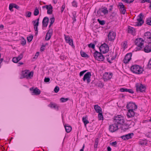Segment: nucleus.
Listing matches in <instances>:
<instances>
[{
	"label": "nucleus",
	"instance_id": "nucleus-14",
	"mask_svg": "<svg viewBox=\"0 0 151 151\" xmlns=\"http://www.w3.org/2000/svg\"><path fill=\"white\" fill-rule=\"evenodd\" d=\"M132 55V54L131 52L127 54L123 60V63L125 64L128 63L131 59Z\"/></svg>",
	"mask_w": 151,
	"mask_h": 151
},
{
	"label": "nucleus",
	"instance_id": "nucleus-63",
	"mask_svg": "<svg viewBox=\"0 0 151 151\" xmlns=\"http://www.w3.org/2000/svg\"><path fill=\"white\" fill-rule=\"evenodd\" d=\"M127 92H128L129 93L132 94H133L134 93V91L132 89H127Z\"/></svg>",
	"mask_w": 151,
	"mask_h": 151
},
{
	"label": "nucleus",
	"instance_id": "nucleus-27",
	"mask_svg": "<svg viewBox=\"0 0 151 151\" xmlns=\"http://www.w3.org/2000/svg\"><path fill=\"white\" fill-rule=\"evenodd\" d=\"M64 126L65 127V131L67 133H69L71 131L72 127L70 125L65 124V125H64Z\"/></svg>",
	"mask_w": 151,
	"mask_h": 151
},
{
	"label": "nucleus",
	"instance_id": "nucleus-4",
	"mask_svg": "<svg viewBox=\"0 0 151 151\" xmlns=\"http://www.w3.org/2000/svg\"><path fill=\"white\" fill-rule=\"evenodd\" d=\"M33 75V72H29V70H25L22 71V77L21 78H26L27 79L31 78L32 77Z\"/></svg>",
	"mask_w": 151,
	"mask_h": 151
},
{
	"label": "nucleus",
	"instance_id": "nucleus-57",
	"mask_svg": "<svg viewBox=\"0 0 151 151\" xmlns=\"http://www.w3.org/2000/svg\"><path fill=\"white\" fill-rule=\"evenodd\" d=\"M139 145H146L147 144V143L145 141L142 140L140 141L139 142Z\"/></svg>",
	"mask_w": 151,
	"mask_h": 151
},
{
	"label": "nucleus",
	"instance_id": "nucleus-37",
	"mask_svg": "<svg viewBox=\"0 0 151 151\" xmlns=\"http://www.w3.org/2000/svg\"><path fill=\"white\" fill-rule=\"evenodd\" d=\"M97 21L101 25H104L105 24V21L104 20H101L99 19H97Z\"/></svg>",
	"mask_w": 151,
	"mask_h": 151
},
{
	"label": "nucleus",
	"instance_id": "nucleus-16",
	"mask_svg": "<svg viewBox=\"0 0 151 151\" xmlns=\"http://www.w3.org/2000/svg\"><path fill=\"white\" fill-rule=\"evenodd\" d=\"M134 135L133 133H129L124 135H122L120 137V138L124 140L129 139L132 138V137Z\"/></svg>",
	"mask_w": 151,
	"mask_h": 151
},
{
	"label": "nucleus",
	"instance_id": "nucleus-7",
	"mask_svg": "<svg viewBox=\"0 0 151 151\" xmlns=\"http://www.w3.org/2000/svg\"><path fill=\"white\" fill-rule=\"evenodd\" d=\"M126 107L128 109H132L136 110L137 109V106L134 102H127Z\"/></svg>",
	"mask_w": 151,
	"mask_h": 151
},
{
	"label": "nucleus",
	"instance_id": "nucleus-58",
	"mask_svg": "<svg viewBox=\"0 0 151 151\" xmlns=\"http://www.w3.org/2000/svg\"><path fill=\"white\" fill-rule=\"evenodd\" d=\"M139 1H140V2L141 3H143L145 2L148 3L150 1H151V0H139Z\"/></svg>",
	"mask_w": 151,
	"mask_h": 151
},
{
	"label": "nucleus",
	"instance_id": "nucleus-41",
	"mask_svg": "<svg viewBox=\"0 0 151 151\" xmlns=\"http://www.w3.org/2000/svg\"><path fill=\"white\" fill-rule=\"evenodd\" d=\"M26 44V41L25 39L23 37H22L21 42V44L23 46H24Z\"/></svg>",
	"mask_w": 151,
	"mask_h": 151
},
{
	"label": "nucleus",
	"instance_id": "nucleus-50",
	"mask_svg": "<svg viewBox=\"0 0 151 151\" xmlns=\"http://www.w3.org/2000/svg\"><path fill=\"white\" fill-rule=\"evenodd\" d=\"M147 66L150 69H151V58L149 60L148 63L147 65Z\"/></svg>",
	"mask_w": 151,
	"mask_h": 151
},
{
	"label": "nucleus",
	"instance_id": "nucleus-40",
	"mask_svg": "<svg viewBox=\"0 0 151 151\" xmlns=\"http://www.w3.org/2000/svg\"><path fill=\"white\" fill-rule=\"evenodd\" d=\"M96 86L101 88H102L104 86V84L101 81H99L97 84Z\"/></svg>",
	"mask_w": 151,
	"mask_h": 151
},
{
	"label": "nucleus",
	"instance_id": "nucleus-53",
	"mask_svg": "<svg viewBox=\"0 0 151 151\" xmlns=\"http://www.w3.org/2000/svg\"><path fill=\"white\" fill-rule=\"evenodd\" d=\"M87 71V70H85L82 71H81L79 73L80 76L81 77L83 75L84 73L85 72H86Z\"/></svg>",
	"mask_w": 151,
	"mask_h": 151
},
{
	"label": "nucleus",
	"instance_id": "nucleus-31",
	"mask_svg": "<svg viewBox=\"0 0 151 151\" xmlns=\"http://www.w3.org/2000/svg\"><path fill=\"white\" fill-rule=\"evenodd\" d=\"M80 54L81 56L83 58H88L89 56L86 52L81 50L80 51Z\"/></svg>",
	"mask_w": 151,
	"mask_h": 151
},
{
	"label": "nucleus",
	"instance_id": "nucleus-5",
	"mask_svg": "<svg viewBox=\"0 0 151 151\" xmlns=\"http://www.w3.org/2000/svg\"><path fill=\"white\" fill-rule=\"evenodd\" d=\"M100 51L102 52L103 54L108 52L109 51V47L108 45L106 43L101 44L99 48Z\"/></svg>",
	"mask_w": 151,
	"mask_h": 151
},
{
	"label": "nucleus",
	"instance_id": "nucleus-21",
	"mask_svg": "<svg viewBox=\"0 0 151 151\" xmlns=\"http://www.w3.org/2000/svg\"><path fill=\"white\" fill-rule=\"evenodd\" d=\"M144 40L141 38H137L135 40L134 43L136 45H143L144 43L142 42H144Z\"/></svg>",
	"mask_w": 151,
	"mask_h": 151
},
{
	"label": "nucleus",
	"instance_id": "nucleus-52",
	"mask_svg": "<svg viewBox=\"0 0 151 151\" xmlns=\"http://www.w3.org/2000/svg\"><path fill=\"white\" fill-rule=\"evenodd\" d=\"M59 90V88L58 86H56L55 88L54 91L55 93H57Z\"/></svg>",
	"mask_w": 151,
	"mask_h": 151
},
{
	"label": "nucleus",
	"instance_id": "nucleus-39",
	"mask_svg": "<svg viewBox=\"0 0 151 151\" xmlns=\"http://www.w3.org/2000/svg\"><path fill=\"white\" fill-rule=\"evenodd\" d=\"M69 99L68 98H65L63 97H62L60 99V101L61 102L63 103L66 102Z\"/></svg>",
	"mask_w": 151,
	"mask_h": 151
},
{
	"label": "nucleus",
	"instance_id": "nucleus-2",
	"mask_svg": "<svg viewBox=\"0 0 151 151\" xmlns=\"http://www.w3.org/2000/svg\"><path fill=\"white\" fill-rule=\"evenodd\" d=\"M131 70L133 73L136 74H140L142 73L143 69L139 65H134L132 66Z\"/></svg>",
	"mask_w": 151,
	"mask_h": 151
},
{
	"label": "nucleus",
	"instance_id": "nucleus-59",
	"mask_svg": "<svg viewBox=\"0 0 151 151\" xmlns=\"http://www.w3.org/2000/svg\"><path fill=\"white\" fill-rule=\"evenodd\" d=\"M65 4L64 3L62 6L61 10V13H62L63 12V10L65 8Z\"/></svg>",
	"mask_w": 151,
	"mask_h": 151
},
{
	"label": "nucleus",
	"instance_id": "nucleus-25",
	"mask_svg": "<svg viewBox=\"0 0 151 151\" xmlns=\"http://www.w3.org/2000/svg\"><path fill=\"white\" fill-rule=\"evenodd\" d=\"M144 37L145 38V40L146 39L147 40L149 39V40H151V33L150 32H147L145 33L144 34Z\"/></svg>",
	"mask_w": 151,
	"mask_h": 151
},
{
	"label": "nucleus",
	"instance_id": "nucleus-64",
	"mask_svg": "<svg viewBox=\"0 0 151 151\" xmlns=\"http://www.w3.org/2000/svg\"><path fill=\"white\" fill-rule=\"evenodd\" d=\"M52 10H47V14H51L52 13Z\"/></svg>",
	"mask_w": 151,
	"mask_h": 151
},
{
	"label": "nucleus",
	"instance_id": "nucleus-61",
	"mask_svg": "<svg viewBox=\"0 0 151 151\" xmlns=\"http://www.w3.org/2000/svg\"><path fill=\"white\" fill-rule=\"evenodd\" d=\"M50 23H51L53 24L55 21L54 17H53L50 18Z\"/></svg>",
	"mask_w": 151,
	"mask_h": 151
},
{
	"label": "nucleus",
	"instance_id": "nucleus-42",
	"mask_svg": "<svg viewBox=\"0 0 151 151\" xmlns=\"http://www.w3.org/2000/svg\"><path fill=\"white\" fill-rule=\"evenodd\" d=\"M99 139L98 138H96L95 139V143H94V148H97V146H98V144L99 142Z\"/></svg>",
	"mask_w": 151,
	"mask_h": 151
},
{
	"label": "nucleus",
	"instance_id": "nucleus-22",
	"mask_svg": "<svg viewBox=\"0 0 151 151\" xmlns=\"http://www.w3.org/2000/svg\"><path fill=\"white\" fill-rule=\"evenodd\" d=\"M49 21V19L47 17L44 18L42 21V26L44 27H47Z\"/></svg>",
	"mask_w": 151,
	"mask_h": 151
},
{
	"label": "nucleus",
	"instance_id": "nucleus-10",
	"mask_svg": "<svg viewBox=\"0 0 151 151\" xmlns=\"http://www.w3.org/2000/svg\"><path fill=\"white\" fill-rule=\"evenodd\" d=\"M136 87V91L137 92L139 91L141 92H145L146 88L145 86L142 84L139 85L138 83H137L135 86Z\"/></svg>",
	"mask_w": 151,
	"mask_h": 151
},
{
	"label": "nucleus",
	"instance_id": "nucleus-23",
	"mask_svg": "<svg viewBox=\"0 0 151 151\" xmlns=\"http://www.w3.org/2000/svg\"><path fill=\"white\" fill-rule=\"evenodd\" d=\"M112 73L109 74L108 73L106 72L103 75V78L106 80L110 79L112 78Z\"/></svg>",
	"mask_w": 151,
	"mask_h": 151
},
{
	"label": "nucleus",
	"instance_id": "nucleus-56",
	"mask_svg": "<svg viewBox=\"0 0 151 151\" xmlns=\"http://www.w3.org/2000/svg\"><path fill=\"white\" fill-rule=\"evenodd\" d=\"M145 136L151 138V131L146 133Z\"/></svg>",
	"mask_w": 151,
	"mask_h": 151
},
{
	"label": "nucleus",
	"instance_id": "nucleus-28",
	"mask_svg": "<svg viewBox=\"0 0 151 151\" xmlns=\"http://www.w3.org/2000/svg\"><path fill=\"white\" fill-rule=\"evenodd\" d=\"M94 109L97 113L102 112L101 109L98 105H95L94 106Z\"/></svg>",
	"mask_w": 151,
	"mask_h": 151
},
{
	"label": "nucleus",
	"instance_id": "nucleus-33",
	"mask_svg": "<svg viewBox=\"0 0 151 151\" xmlns=\"http://www.w3.org/2000/svg\"><path fill=\"white\" fill-rule=\"evenodd\" d=\"M95 43H90L88 45V47L89 48H91L93 49H95V46L96 44V41H95Z\"/></svg>",
	"mask_w": 151,
	"mask_h": 151
},
{
	"label": "nucleus",
	"instance_id": "nucleus-24",
	"mask_svg": "<svg viewBox=\"0 0 151 151\" xmlns=\"http://www.w3.org/2000/svg\"><path fill=\"white\" fill-rule=\"evenodd\" d=\"M48 106L51 108H54L56 111L59 110V106L56 104L51 102L50 104L48 105Z\"/></svg>",
	"mask_w": 151,
	"mask_h": 151
},
{
	"label": "nucleus",
	"instance_id": "nucleus-1",
	"mask_svg": "<svg viewBox=\"0 0 151 151\" xmlns=\"http://www.w3.org/2000/svg\"><path fill=\"white\" fill-rule=\"evenodd\" d=\"M102 54V52H99L96 50L93 55L95 60L99 61H103L104 60L105 58Z\"/></svg>",
	"mask_w": 151,
	"mask_h": 151
},
{
	"label": "nucleus",
	"instance_id": "nucleus-17",
	"mask_svg": "<svg viewBox=\"0 0 151 151\" xmlns=\"http://www.w3.org/2000/svg\"><path fill=\"white\" fill-rule=\"evenodd\" d=\"M64 36L66 42L67 43H68L69 45H71L72 47H74L75 46L73 45V40L71 39L69 36H66L65 35H64Z\"/></svg>",
	"mask_w": 151,
	"mask_h": 151
},
{
	"label": "nucleus",
	"instance_id": "nucleus-43",
	"mask_svg": "<svg viewBox=\"0 0 151 151\" xmlns=\"http://www.w3.org/2000/svg\"><path fill=\"white\" fill-rule=\"evenodd\" d=\"M33 36L32 35H31L27 37V42H30L32 40L33 38Z\"/></svg>",
	"mask_w": 151,
	"mask_h": 151
},
{
	"label": "nucleus",
	"instance_id": "nucleus-26",
	"mask_svg": "<svg viewBox=\"0 0 151 151\" xmlns=\"http://www.w3.org/2000/svg\"><path fill=\"white\" fill-rule=\"evenodd\" d=\"M128 32L132 34H135V29L133 27L130 26H128Z\"/></svg>",
	"mask_w": 151,
	"mask_h": 151
},
{
	"label": "nucleus",
	"instance_id": "nucleus-19",
	"mask_svg": "<svg viewBox=\"0 0 151 151\" xmlns=\"http://www.w3.org/2000/svg\"><path fill=\"white\" fill-rule=\"evenodd\" d=\"M116 34L113 32H110L108 36V40L110 41H113L115 39Z\"/></svg>",
	"mask_w": 151,
	"mask_h": 151
},
{
	"label": "nucleus",
	"instance_id": "nucleus-11",
	"mask_svg": "<svg viewBox=\"0 0 151 151\" xmlns=\"http://www.w3.org/2000/svg\"><path fill=\"white\" fill-rule=\"evenodd\" d=\"M91 73L90 72H88L84 75L83 78V80L85 82L86 81L87 83L88 84L91 81Z\"/></svg>",
	"mask_w": 151,
	"mask_h": 151
},
{
	"label": "nucleus",
	"instance_id": "nucleus-30",
	"mask_svg": "<svg viewBox=\"0 0 151 151\" xmlns=\"http://www.w3.org/2000/svg\"><path fill=\"white\" fill-rule=\"evenodd\" d=\"M73 17H72V19L73 20V23H74L75 22H76V17H77L76 16V11H73L72 12V13Z\"/></svg>",
	"mask_w": 151,
	"mask_h": 151
},
{
	"label": "nucleus",
	"instance_id": "nucleus-51",
	"mask_svg": "<svg viewBox=\"0 0 151 151\" xmlns=\"http://www.w3.org/2000/svg\"><path fill=\"white\" fill-rule=\"evenodd\" d=\"M127 88H122L120 89L119 91L121 92H127Z\"/></svg>",
	"mask_w": 151,
	"mask_h": 151
},
{
	"label": "nucleus",
	"instance_id": "nucleus-18",
	"mask_svg": "<svg viewBox=\"0 0 151 151\" xmlns=\"http://www.w3.org/2000/svg\"><path fill=\"white\" fill-rule=\"evenodd\" d=\"M53 33V30L52 29H49L46 33L45 40L48 41L50 39L51 36L52 35Z\"/></svg>",
	"mask_w": 151,
	"mask_h": 151
},
{
	"label": "nucleus",
	"instance_id": "nucleus-44",
	"mask_svg": "<svg viewBox=\"0 0 151 151\" xmlns=\"http://www.w3.org/2000/svg\"><path fill=\"white\" fill-rule=\"evenodd\" d=\"M31 15L32 12H31L29 11H27L26 12L25 16L26 17H31Z\"/></svg>",
	"mask_w": 151,
	"mask_h": 151
},
{
	"label": "nucleus",
	"instance_id": "nucleus-12",
	"mask_svg": "<svg viewBox=\"0 0 151 151\" xmlns=\"http://www.w3.org/2000/svg\"><path fill=\"white\" fill-rule=\"evenodd\" d=\"M29 90L31 91V93L32 95H39L41 93L40 90L37 87L34 88L32 87L29 88Z\"/></svg>",
	"mask_w": 151,
	"mask_h": 151
},
{
	"label": "nucleus",
	"instance_id": "nucleus-35",
	"mask_svg": "<svg viewBox=\"0 0 151 151\" xmlns=\"http://www.w3.org/2000/svg\"><path fill=\"white\" fill-rule=\"evenodd\" d=\"M137 45V47L135 48L136 49L135 51H137L141 50H142L143 49L142 46L143 45Z\"/></svg>",
	"mask_w": 151,
	"mask_h": 151
},
{
	"label": "nucleus",
	"instance_id": "nucleus-55",
	"mask_svg": "<svg viewBox=\"0 0 151 151\" xmlns=\"http://www.w3.org/2000/svg\"><path fill=\"white\" fill-rule=\"evenodd\" d=\"M46 9H47V10L50 9L52 10L53 9V7L51 4H50L49 5H47Z\"/></svg>",
	"mask_w": 151,
	"mask_h": 151
},
{
	"label": "nucleus",
	"instance_id": "nucleus-20",
	"mask_svg": "<svg viewBox=\"0 0 151 151\" xmlns=\"http://www.w3.org/2000/svg\"><path fill=\"white\" fill-rule=\"evenodd\" d=\"M135 110L132 109H128L127 115L128 117L132 118L135 115L137 114V113L134 111Z\"/></svg>",
	"mask_w": 151,
	"mask_h": 151
},
{
	"label": "nucleus",
	"instance_id": "nucleus-6",
	"mask_svg": "<svg viewBox=\"0 0 151 151\" xmlns=\"http://www.w3.org/2000/svg\"><path fill=\"white\" fill-rule=\"evenodd\" d=\"M139 18L137 19V22L136 23L137 24L135 25V26H142L144 22V21L143 19L144 15L142 13L140 14L138 16Z\"/></svg>",
	"mask_w": 151,
	"mask_h": 151
},
{
	"label": "nucleus",
	"instance_id": "nucleus-45",
	"mask_svg": "<svg viewBox=\"0 0 151 151\" xmlns=\"http://www.w3.org/2000/svg\"><path fill=\"white\" fill-rule=\"evenodd\" d=\"M98 117L99 120H103V114L102 112L98 113Z\"/></svg>",
	"mask_w": 151,
	"mask_h": 151
},
{
	"label": "nucleus",
	"instance_id": "nucleus-54",
	"mask_svg": "<svg viewBox=\"0 0 151 151\" xmlns=\"http://www.w3.org/2000/svg\"><path fill=\"white\" fill-rule=\"evenodd\" d=\"M17 59V57H15L13 58L12 60L14 63H17L19 61Z\"/></svg>",
	"mask_w": 151,
	"mask_h": 151
},
{
	"label": "nucleus",
	"instance_id": "nucleus-8",
	"mask_svg": "<svg viewBox=\"0 0 151 151\" xmlns=\"http://www.w3.org/2000/svg\"><path fill=\"white\" fill-rule=\"evenodd\" d=\"M142 51L146 53H149L151 52V40H149L148 42L144 46V47Z\"/></svg>",
	"mask_w": 151,
	"mask_h": 151
},
{
	"label": "nucleus",
	"instance_id": "nucleus-34",
	"mask_svg": "<svg viewBox=\"0 0 151 151\" xmlns=\"http://www.w3.org/2000/svg\"><path fill=\"white\" fill-rule=\"evenodd\" d=\"M146 22L147 24L151 26V16L146 19Z\"/></svg>",
	"mask_w": 151,
	"mask_h": 151
},
{
	"label": "nucleus",
	"instance_id": "nucleus-3",
	"mask_svg": "<svg viewBox=\"0 0 151 151\" xmlns=\"http://www.w3.org/2000/svg\"><path fill=\"white\" fill-rule=\"evenodd\" d=\"M113 121L114 123H116L117 125H122L124 122V117L121 115H118L114 117Z\"/></svg>",
	"mask_w": 151,
	"mask_h": 151
},
{
	"label": "nucleus",
	"instance_id": "nucleus-48",
	"mask_svg": "<svg viewBox=\"0 0 151 151\" xmlns=\"http://www.w3.org/2000/svg\"><path fill=\"white\" fill-rule=\"evenodd\" d=\"M72 6L75 7H77L78 6L77 3L75 0H74L72 3Z\"/></svg>",
	"mask_w": 151,
	"mask_h": 151
},
{
	"label": "nucleus",
	"instance_id": "nucleus-36",
	"mask_svg": "<svg viewBox=\"0 0 151 151\" xmlns=\"http://www.w3.org/2000/svg\"><path fill=\"white\" fill-rule=\"evenodd\" d=\"M39 11L37 7H36L35 9L34 10L33 13L34 15L35 16H37L39 14Z\"/></svg>",
	"mask_w": 151,
	"mask_h": 151
},
{
	"label": "nucleus",
	"instance_id": "nucleus-38",
	"mask_svg": "<svg viewBox=\"0 0 151 151\" xmlns=\"http://www.w3.org/2000/svg\"><path fill=\"white\" fill-rule=\"evenodd\" d=\"M116 13L114 12H113L109 16V18L110 19L113 20L114 19V18L115 17Z\"/></svg>",
	"mask_w": 151,
	"mask_h": 151
},
{
	"label": "nucleus",
	"instance_id": "nucleus-29",
	"mask_svg": "<svg viewBox=\"0 0 151 151\" xmlns=\"http://www.w3.org/2000/svg\"><path fill=\"white\" fill-rule=\"evenodd\" d=\"M82 121L85 126L89 122L88 120V116L86 115L85 116H83L82 118Z\"/></svg>",
	"mask_w": 151,
	"mask_h": 151
},
{
	"label": "nucleus",
	"instance_id": "nucleus-60",
	"mask_svg": "<svg viewBox=\"0 0 151 151\" xmlns=\"http://www.w3.org/2000/svg\"><path fill=\"white\" fill-rule=\"evenodd\" d=\"M14 8L17 9V10H19L20 7L19 6L17 5L16 4H14Z\"/></svg>",
	"mask_w": 151,
	"mask_h": 151
},
{
	"label": "nucleus",
	"instance_id": "nucleus-46",
	"mask_svg": "<svg viewBox=\"0 0 151 151\" xmlns=\"http://www.w3.org/2000/svg\"><path fill=\"white\" fill-rule=\"evenodd\" d=\"M24 53V52H22V53H21L18 57H17V58L18 60V61H19L20 60H21L23 57V54Z\"/></svg>",
	"mask_w": 151,
	"mask_h": 151
},
{
	"label": "nucleus",
	"instance_id": "nucleus-47",
	"mask_svg": "<svg viewBox=\"0 0 151 151\" xmlns=\"http://www.w3.org/2000/svg\"><path fill=\"white\" fill-rule=\"evenodd\" d=\"M13 8H14V3L10 4L9 5V10L12 12L13 11Z\"/></svg>",
	"mask_w": 151,
	"mask_h": 151
},
{
	"label": "nucleus",
	"instance_id": "nucleus-32",
	"mask_svg": "<svg viewBox=\"0 0 151 151\" xmlns=\"http://www.w3.org/2000/svg\"><path fill=\"white\" fill-rule=\"evenodd\" d=\"M36 21H32V23L33 24L34 28V29H36V31L38 29V26L39 25V23L38 22H35Z\"/></svg>",
	"mask_w": 151,
	"mask_h": 151
},
{
	"label": "nucleus",
	"instance_id": "nucleus-13",
	"mask_svg": "<svg viewBox=\"0 0 151 151\" xmlns=\"http://www.w3.org/2000/svg\"><path fill=\"white\" fill-rule=\"evenodd\" d=\"M118 129V125L116 124V123L114 122V124L110 125L109 126V129L111 132H114Z\"/></svg>",
	"mask_w": 151,
	"mask_h": 151
},
{
	"label": "nucleus",
	"instance_id": "nucleus-15",
	"mask_svg": "<svg viewBox=\"0 0 151 151\" xmlns=\"http://www.w3.org/2000/svg\"><path fill=\"white\" fill-rule=\"evenodd\" d=\"M118 7H119V9L120 13L124 14H125L126 10L124 5L122 2L119 3Z\"/></svg>",
	"mask_w": 151,
	"mask_h": 151
},
{
	"label": "nucleus",
	"instance_id": "nucleus-9",
	"mask_svg": "<svg viewBox=\"0 0 151 151\" xmlns=\"http://www.w3.org/2000/svg\"><path fill=\"white\" fill-rule=\"evenodd\" d=\"M109 11L107 9V8L104 7L101 9H99L97 11V13L99 16H103V15L101 14V13H103L104 15H106L108 14Z\"/></svg>",
	"mask_w": 151,
	"mask_h": 151
},
{
	"label": "nucleus",
	"instance_id": "nucleus-49",
	"mask_svg": "<svg viewBox=\"0 0 151 151\" xmlns=\"http://www.w3.org/2000/svg\"><path fill=\"white\" fill-rule=\"evenodd\" d=\"M110 145L113 146L114 147H117V142L116 141L112 142L110 143Z\"/></svg>",
	"mask_w": 151,
	"mask_h": 151
},
{
	"label": "nucleus",
	"instance_id": "nucleus-62",
	"mask_svg": "<svg viewBox=\"0 0 151 151\" xmlns=\"http://www.w3.org/2000/svg\"><path fill=\"white\" fill-rule=\"evenodd\" d=\"M50 78L49 77H45L44 79V82L46 83H47L50 81Z\"/></svg>",
	"mask_w": 151,
	"mask_h": 151
}]
</instances>
